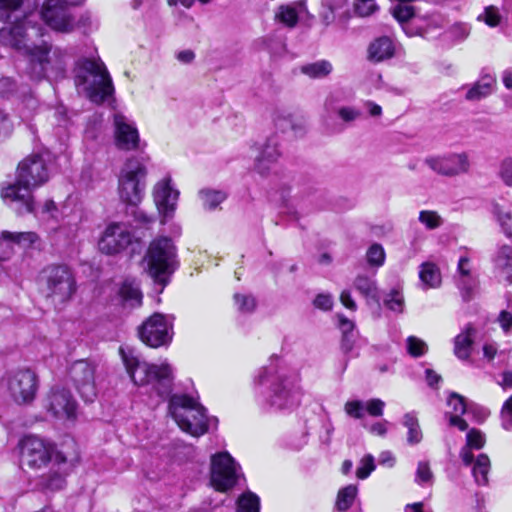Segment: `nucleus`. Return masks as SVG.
<instances>
[{"label": "nucleus", "mask_w": 512, "mask_h": 512, "mask_svg": "<svg viewBox=\"0 0 512 512\" xmlns=\"http://www.w3.org/2000/svg\"><path fill=\"white\" fill-rule=\"evenodd\" d=\"M43 35L44 28L40 25H32L28 16L0 29V43L25 55L27 60L25 73L32 80H56L63 77L65 73L68 54L66 50L53 47L46 42L37 45L35 40Z\"/></svg>", "instance_id": "obj_1"}, {"label": "nucleus", "mask_w": 512, "mask_h": 512, "mask_svg": "<svg viewBox=\"0 0 512 512\" xmlns=\"http://www.w3.org/2000/svg\"><path fill=\"white\" fill-rule=\"evenodd\" d=\"M253 392L258 405L267 412L292 411L302 399L296 373L273 365L259 368L253 377Z\"/></svg>", "instance_id": "obj_2"}, {"label": "nucleus", "mask_w": 512, "mask_h": 512, "mask_svg": "<svg viewBox=\"0 0 512 512\" xmlns=\"http://www.w3.org/2000/svg\"><path fill=\"white\" fill-rule=\"evenodd\" d=\"M50 175L51 168L44 155H29L18 164L15 182L2 188L1 197L17 213L34 212L33 191L45 184Z\"/></svg>", "instance_id": "obj_3"}, {"label": "nucleus", "mask_w": 512, "mask_h": 512, "mask_svg": "<svg viewBox=\"0 0 512 512\" xmlns=\"http://www.w3.org/2000/svg\"><path fill=\"white\" fill-rule=\"evenodd\" d=\"M120 355L126 372L136 386H151L161 399L170 396L173 389V368L167 362L151 364L145 361L133 349L121 347Z\"/></svg>", "instance_id": "obj_4"}, {"label": "nucleus", "mask_w": 512, "mask_h": 512, "mask_svg": "<svg viewBox=\"0 0 512 512\" xmlns=\"http://www.w3.org/2000/svg\"><path fill=\"white\" fill-rule=\"evenodd\" d=\"M75 85L93 103H103L114 92L104 63L98 59L81 58L75 64Z\"/></svg>", "instance_id": "obj_5"}, {"label": "nucleus", "mask_w": 512, "mask_h": 512, "mask_svg": "<svg viewBox=\"0 0 512 512\" xmlns=\"http://www.w3.org/2000/svg\"><path fill=\"white\" fill-rule=\"evenodd\" d=\"M168 411L183 432L199 437L208 431L206 409L197 399L186 394H173L169 397Z\"/></svg>", "instance_id": "obj_6"}, {"label": "nucleus", "mask_w": 512, "mask_h": 512, "mask_svg": "<svg viewBox=\"0 0 512 512\" xmlns=\"http://www.w3.org/2000/svg\"><path fill=\"white\" fill-rule=\"evenodd\" d=\"M144 263L148 274L157 283L165 285L178 265L176 247L172 240L168 237L154 239L147 249Z\"/></svg>", "instance_id": "obj_7"}, {"label": "nucleus", "mask_w": 512, "mask_h": 512, "mask_svg": "<svg viewBox=\"0 0 512 512\" xmlns=\"http://www.w3.org/2000/svg\"><path fill=\"white\" fill-rule=\"evenodd\" d=\"M147 173L142 158L131 157L126 160L118 177V192L123 202L130 205L141 202L146 188Z\"/></svg>", "instance_id": "obj_8"}, {"label": "nucleus", "mask_w": 512, "mask_h": 512, "mask_svg": "<svg viewBox=\"0 0 512 512\" xmlns=\"http://www.w3.org/2000/svg\"><path fill=\"white\" fill-rule=\"evenodd\" d=\"M20 465L22 469L38 471L46 467L55 454V460L61 464L71 462L63 452L55 453L54 446L44 439L28 435L19 442Z\"/></svg>", "instance_id": "obj_9"}, {"label": "nucleus", "mask_w": 512, "mask_h": 512, "mask_svg": "<svg viewBox=\"0 0 512 512\" xmlns=\"http://www.w3.org/2000/svg\"><path fill=\"white\" fill-rule=\"evenodd\" d=\"M5 387L10 399L17 405L31 404L39 389V376L29 367H21L7 372Z\"/></svg>", "instance_id": "obj_10"}, {"label": "nucleus", "mask_w": 512, "mask_h": 512, "mask_svg": "<svg viewBox=\"0 0 512 512\" xmlns=\"http://www.w3.org/2000/svg\"><path fill=\"white\" fill-rule=\"evenodd\" d=\"M173 316L154 313L138 328L140 340L151 348L168 346L174 335Z\"/></svg>", "instance_id": "obj_11"}, {"label": "nucleus", "mask_w": 512, "mask_h": 512, "mask_svg": "<svg viewBox=\"0 0 512 512\" xmlns=\"http://www.w3.org/2000/svg\"><path fill=\"white\" fill-rule=\"evenodd\" d=\"M47 296L54 302L64 303L76 292V280L65 265L50 266L43 271Z\"/></svg>", "instance_id": "obj_12"}, {"label": "nucleus", "mask_w": 512, "mask_h": 512, "mask_svg": "<svg viewBox=\"0 0 512 512\" xmlns=\"http://www.w3.org/2000/svg\"><path fill=\"white\" fill-rule=\"evenodd\" d=\"M240 467L228 452H219L211 456L210 480L212 486L220 492L230 490L239 477Z\"/></svg>", "instance_id": "obj_13"}, {"label": "nucleus", "mask_w": 512, "mask_h": 512, "mask_svg": "<svg viewBox=\"0 0 512 512\" xmlns=\"http://www.w3.org/2000/svg\"><path fill=\"white\" fill-rule=\"evenodd\" d=\"M45 410L59 420L74 421L77 417V402L69 390L54 386L43 400Z\"/></svg>", "instance_id": "obj_14"}, {"label": "nucleus", "mask_w": 512, "mask_h": 512, "mask_svg": "<svg viewBox=\"0 0 512 512\" xmlns=\"http://www.w3.org/2000/svg\"><path fill=\"white\" fill-rule=\"evenodd\" d=\"M72 6L65 0H45L40 10L41 19L51 29L69 33L75 27L74 17L70 12Z\"/></svg>", "instance_id": "obj_15"}, {"label": "nucleus", "mask_w": 512, "mask_h": 512, "mask_svg": "<svg viewBox=\"0 0 512 512\" xmlns=\"http://www.w3.org/2000/svg\"><path fill=\"white\" fill-rule=\"evenodd\" d=\"M96 366L87 360H78L68 370L70 382L85 401L92 402L97 396L95 383Z\"/></svg>", "instance_id": "obj_16"}, {"label": "nucleus", "mask_w": 512, "mask_h": 512, "mask_svg": "<svg viewBox=\"0 0 512 512\" xmlns=\"http://www.w3.org/2000/svg\"><path fill=\"white\" fill-rule=\"evenodd\" d=\"M425 164L435 173L448 177L467 174L471 167L469 155L466 152L427 157Z\"/></svg>", "instance_id": "obj_17"}, {"label": "nucleus", "mask_w": 512, "mask_h": 512, "mask_svg": "<svg viewBox=\"0 0 512 512\" xmlns=\"http://www.w3.org/2000/svg\"><path fill=\"white\" fill-rule=\"evenodd\" d=\"M133 235L123 223L109 224L99 242V250L107 255H116L124 251L132 243Z\"/></svg>", "instance_id": "obj_18"}, {"label": "nucleus", "mask_w": 512, "mask_h": 512, "mask_svg": "<svg viewBox=\"0 0 512 512\" xmlns=\"http://www.w3.org/2000/svg\"><path fill=\"white\" fill-rule=\"evenodd\" d=\"M152 196L157 210L162 216L161 222L165 223L173 216L179 197V191L173 187L170 176H165L155 183Z\"/></svg>", "instance_id": "obj_19"}, {"label": "nucleus", "mask_w": 512, "mask_h": 512, "mask_svg": "<svg viewBox=\"0 0 512 512\" xmlns=\"http://www.w3.org/2000/svg\"><path fill=\"white\" fill-rule=\"evenodd\" d=\"M281 156L279 141L276 136L268 137L258 147V155L255 157L254 171L262 177L268 176L274 171Z\"/></svg>", "instance_id": "obj_20"}, {"label": "nucleus", "mask_w": 512, "mask_h": 512, "mask_svg": "<svg viewBox=\"0 0 512 512\" xmlns=\"http://www.w3.org/2000/svg\"><path fill=\"white\" fill-rule=\"evenodd\" d=\"M115 144L118 149L136 150L140 144L138 129L135 124L122 114L114 115Z\"/></svg>", "instance_id": "obj_21"}, {"label": "nucleus", "mask_w": 512, "mask_h": 512, "mask_svg": "<svg viewBox=\"0 0 512 512\" xmlns=\"http://www.w3.org/2000/svg\"><path fill=\"white\" fill-rule=\"evenodd\" d=\"M309 12L304 0L279 5L274 11L276 23L287 28H294L300 20L305 19Z\"/></svg>", "instance_id": "obj_22"}, {"label": "nucleus", "mask_w": 512, "mask_h": 512, "mask_svg": "<svg viewBox=\"0 0 512 512\" xmlns=\"http://www.w3.org/2000/svg\"><path fill=\"white\" fill-rule=\"evenodd\" d=\"M458 280L457 285L461 291L462 298L465 301L470 300L477 289V279L472 275L471 261L467 256H461L458 261Z\"/></svg>", "instance_id": "obj_23"}, {"label": "nucleus", "mask_w": 512, "mask_h": 512, "mask_svg": "<svg viewBox=\"0 0 512 512\" xmlns=\"http://www.w3.org/2000/svg\"><path fill=\"white\" fill-rule=\"evenodd\" d=\"M496 77L491 73H483L480 78L471 85L465 87V99L477 102L490 96L496 88Z\"/></svg>", "instance_id": "obj_24"}, {"label": "nucleus", "mask_w": 512, "mask_h": 512, "mask_svg": "<svg viewBox=\"0 0 512 512\" xmlns=\"http://www.w3.org/2000/svg\"><path fill=\"white\" fill-rule=\"evenodd\" d=\"M494 273L500 282L512 283V247L500 246L494 257Z\"/></svg>", "instance_id": "obj_25"}, {"label": "nucleus", "mask_w": 512, "mask_h": 512, "mask_svg": "<svg viewBox=\"0 0 512 512\" xmlns=\"http://www.w3.org/2000/svg\"><path fill=\"white\" fill-rule=\"evenodd\" d=\"M447 405L449 410L446 412V416L449 418L450 425L461 431L467 430L468 424L461 417L468 409L465 399L457 393H451Z\"/></svg>", "instance_id": "obj_26"}, {"label": "nucleus", "mask_w": 512, "mask_h": 512, "mask_svg": "<svg viewBox=\"0 0 512 512\" xmlns=\"http://www.w3.org/2000/svg\"><path fill=\"white\" fill-rule=\"evenodd\" d=\"M392 14L401 24L406 35L412 37L422 33V29L415 24L416 19L413 6L398 4L393 8Z\"/></svg>", "instance_id": "obj_27"}, {"label": "nucleus", "mask_w": 512, "mask_h": 512, "mask_svg": "<svg viewBox=\"0 0 512 512\" xmlns=\"http://www.w3.org/2000/svg\"><path fill=\"white\" fill-rule=\"evenodd\" d=\"M395 54V45L391 38L382 36L375 39L368 47V58L373 62H382Z\"/></svg>", "instance_id": "obj_28"}, {"label": "nucleus", "mask_w": 512, "mask_h": 512, "mask_svg": "<svg viewBox=\"0 0 512 512\" xmlns=\"http://www.w3.org/2000/svg\"><path fill=\"white\" fill-rule=\"evenodd\" d=\"M485 444V436L484 434L477 430L471 429L466 435V446H464L460 451V458L463 463L469 466L473 460L472 449H481Z\"/></svg>", "instance_id": "obj_29"}, {"label": "nucleus", "mask_w": 512, "mask_h": 512, "mask_svg": "<svg viewBox=\"0 0 512 512\" xmlns=\"http://www.w3.org/2000/svg\"><path fill=\"white\" fill-rule=\"evenodd\" d=\"M473 333V328L468 326L465 331L455 337L454 354L458 359L467 360L470 357L473 344Z\"/></svg>", "instance_id": "obj_30"}, {"label": "nucleus", "mask_w": 512, "mask_h": 512, "mask_svg": "<svg viewBox=\"0 0 512 512\" xmlns=\"http://www.w3.org/2000/svg\"><path fill=\"white\" fill-rule=\"evenodd\" d=\"M119 296L125 306L135 308L142 304L143 296L135 282L124 281L119 289Z\"/></svg>", "instance_id": "obj_31"}, {"label": "nucleus", "mask_w": 512, "mask_h": 512, "mask_svg": "<svg viewBox=\"0 0 512 512\" xmlns=\"http://www.w3.org/2000/svg\"><path fill=\"white\" fill-rule=\"evenodd\" d=\"M472 475L478 485H486L488 483V473L490 471L491 463L486 454H479L472 463Z\"/></svg>", "instance_id": "obj_32"}, {"label": "nucleus", "mask_w": 512, "mask_h": 512, "mask_svg": "<svg viewBox=\"0 0 512 512\" xmlns=\"http://www.w3.org/2000/svg\"><path fill=\"white\" fill-rule=\"evenodd\" d=\"M354 288L366 299L379 302L378 288L371 277L358 275L354 280Z\"/></svg>", "instance_id": "obj_33"}, {"label": "nucleus", "mask_w": 512, "mask_h": 512, "mask_svg": "<svg viewBox=\"0 0 512 512\" xmlns=\"http://www.w3.org/2000/svg\"><path fill=\"white\" fill-rule=\"evenodd\" d=\"M300 70L310 78L320 79L328 76L333 71V65L328 60H319L301 66Z\"/></svg>", "instance_id": "obj_34"}, {"label": "nucleus", "mask_w": 512, "mask_h": 512, "mask_svg": "<svg viewBox=\"0 0 512 512\" xmlns=\"http://www.w3.org/2000/svg\"><path fill=\"white\" fill-rule=\"evenodd\" d=\"M419 278L426 288H436L441 284L440 271L432 263H423L420 266Z\"/></svg>", "instance_id": "obj_35"}, {"label": "nucleus", "mask_w": 512, "mask_h": 512, "mask_svg": "<svg viewBox=\"0 0 512 512\" xmlns=\"http://www.w3.org/2000/svg\"><path fill=\"white\" fill-rule=\"evenodd\" d=\"M358 493L357 485L350 484L342 488L337 495L336 506L339 511H347L353 504Z\"/></svg>", "instance_id": "obj_36"}, {"label": "nucleus", "mask_w": 512, "mask_h": 512, "mask_svg": "<svg viewBox=\"0 0 512 512\" xmlns=\"http://www.w3.org/2000/svg\"><path fill=\"white\" fill-rule=\"evenodd\" d=\"M403 425L408 429V443H419L422 439V432L416 415L414 413H406L403 418Z\"/></svg>", "instance_id": "obj_37"}, {"label": "nucleus", "mask_w": 512, "mask_h": 512, "mask_svg": "<svg viewBox=\"0 0 512 512\" xmlns=\"http://www.w3.org/2000/svg\"><path fill=\"white\" fill-rule=\"evenodd\" d=\"M4 237L10 239L12 244H17L22 247H30L39 240V236L32 231L28 232H9L3 231Z\"/></svg>", "instance_id": "obj_38"}, {"label": "nucleus", "mask_w": 512, "mask_h": 512, "mask_svg": "<svg viewBox=\"0 0 512 512\" xmlns=\"http://www.w3.org/2000/svg\"><path fill=\"white\" fill-rule=\"evenodd\" d=\"M199 196L204 208L208 210L215 209L226 199V194L224 192L211 189H202L199 192Z\"/></svg>", "instance_id": "obj_39"}, {"label": "nucleus", "mask_w": 512, "mask_h": 512, "mask_svg": "<svg viewBox=\"0 0 512 512\" xmlns=\"http://www.w3.org/2000/svg\"><path fill=\"white\" fill-rule=\"evenodd\" d=\"M260 499L259 497L248 491L242 494L237 501L238 512H259Z\"/></svg>", "instance_id": "obj_40"}, {"label": "nucleus", "mask_w": 512, "mask_h": 512, "mask_svg": "<svg viewBox=\"0 0 512 512\" xmlns=\"http://www.w3.org/2000/svg\"><path fill=\"white\" fill-rule=\"evenodd\" d=\"M418 220L428 230L437 229L444 223L443 218L434 210H421L419 212Z\"/></svg>", "instance_id": "obj_41"}, {"label": "nucleus", "mask_w": 512, "mask_h": 512, "mask_svg": "<svg viewBox=\"0 0 512 512\" xmlns=\"http://www.w3.org/2000/svg\"><path fill=\"white\" fill-rule=\"evenodd\" d=\"M385 251L381 244H372L366 252V261L369 266L379 268L385 262Z\"/></svg>", "instance_id": "obj_42"}, {"label": "nucleus", "mask_w": 512, "mask_h": 512, "mask_svg": "<svg viewBox=\"0 0 512 512\" xmlns=\"http://www.w3.org/2000/svg\"><path fill=\"white\" fill-rule=\"evenodd\" d=\"M339 327L343 333V341H342V347L346 352H349L352 350L353 343H352V331L354 330V323L344 317L343 315H339Z\"/></svg>", "instance_id": "obj_43"}, {"label": "nucleus", "mask_w": 512, "mask_h": 512, "mask_svg": "<svg viewBox=\"0 0 512 512\" xmlns=\"http://www.w3.org/2000/svg\"><path fill=\"white\" fill-rule=\"evenodd\" d=\"M406 349L410 356L418 358L427 353L428 345L424 340L416 336H409L406 339Z\"/></svg>", "instance_id": "obj_44"}, {"label": "nucleus", "mask_w": 512, "mask_h": 512, "mask_svg": "<svg viewBox=\"0 0 512 512\" xmlns=\"http://www.w3.org/2000/svg\"><path fill=\"white\" fill-rule=\"evenodd\" d=\"M24 213L25 212H22L21 214ZM32 213L43 221L57 220L59 217V210L52 200H46L40 210L36 211L34 208V212Z\"/></svg>", "instance_id": "obj_45"}, {"label": "nucleus", "mask_w": 512, "mask_h": 512, "mask_svg": "<svg viewBox=\"0 0 512 512\" xmlns=\"http://www.w3.org/2000/svg\"><path fill=\"white\" fill-rule=\"evenodd\" d=\"M235 305L237 309L243 313H251L256 308V299L250 294H235Z\"/></svg>", "instance_id": "obj_46"}, {"label": "nucleus", "mask_w": 512, "mask_h": 512, "mask_svg": "<svg viewBox=\"0 0 512 512\" xmlns=\"http://www.w3.org/2000/svg\"><path fill=\"white\" fill-rule=\"evenodd\" d=\"M375 460L371 454L365 455L359 462L356 469V476L358 479H366L375 470Z\"/></svg>", "instance_id": "obj_47"}, {"label": "nucleus", "mask_w": 512, "mask_h": 512, "mask_svg": "<svg viewBox=\"0 0 512 512\" xmlns=\"http://www.w3.org/2000/svg\"><path fill=\"white\" fill-rule=\"evenodd\" d=\"M493 213L496 215L497 220L502 227L503 232L507 237H512V216L509 212H504L498 205L493 208Z\"/></svg>", "instance_id": "obj_48"}, {"label": "nucleus", "mask_w": 512, "mask_h": 512, "mask_svg": "<svg viewBox=\"0 0 512 512\" xmlns=\"http://www.w3.org/2000/svg\"><path fill=\"white\" fill-rule=\"evenodd\" d=\"M338 117L344 123H352L359 120L362 117V112L355 106H341L337 109Z\"/></svg>", "instance_id": "obj_49"}, {"label": "nucleus", "mask_w": 512, "mask_h": 512, "mask_svg": "<svg viewBox=\"0 0 512 512\" xmlns=\"http://www.w3.org/2000/svg\"><path fill=\"white\" fill-rule=\"evenodd\" d=\"M433 478H434V476L430 469L429 463L426 461L419 462L418 466H417V470H416L415 481L419 485L432 484Z\"/></svg>", "instance_id": "obj_50"}, {"label": "nucleus", "mask_w": 512, "mask_h": 512, "mask_svg": "<svg viewBox=\"0 0 512 512\" xmlns=\"http://www.w3.org/2000/svg\"><path fill=\"white\" fill-rule=\"evenodd\" d=\"M23 0H0V20H8L11 14L17 12Z\"/></svg>", "instance_id": "obj_51"}, {"label": "nucleus", "mask_w": 512, "mask_h": 512, "mask_svg": "<svg viewBox=\"0 0 512 512\" xmlns=\"http://www.w3.org/2000/svg\"><path fill=\"white\" fill-rule=\"evenodd\" d=\"M354 9L360 17H368L377 11L378 6L375 0H355Z\"/></svg>", "instance_id": "obj_52"}, {"label": "nucleus", "mask_w": 512, "mask_h": 512, "mask_svg": "<svg viewBox=\"0 0 512 512\" xmlns=\"http://www.w3.org/2000/svg\"><path fill=\"white\" fill-rule=\"evenodd\" d=\"M498 176L507 186H512V156L505 157L499 164Z\"/></svg>", "instance_id": "obj_53"}, {"label": "nucleus", "mask_w": 512, "mask_h": 512, "mask_svg": "<svg viewBox=\"0 0 512 512\" xmlns=\"http://www.w3.org/2000/svg\"><path fill=\"white\" fill-rule=\"evenodd\" d=\"M385 306L394 312H402L404 299L400 292L391 291L384 300Z\"/></svg>", "instance_id": "obj_54"}, {"label": "nucleus", "mask_w": 512, "mask_h": 512, "mask_svg": "<svg viewBox=\"0 0 512 512\" xmlns=\"http://www.w3.org/2000/svg\"><path fill=\"white\" fill-rule=\"evenodd\" d=\"M274 124L276 128L285 132L288 129H294V123L290 114H286L283 112H277L273 118Z\"/></svg>", "instance_id": "obj_55"}, {"label": "nucleus", "mask_w": 512, "mask_h": 512, "mask_svg": "<svg viewBox=\"0 0 512 512\" xmlns=\"http://www.w3.org/2000/svg\"><path fill=\"white\" fill-rule=\"evenodd\" d=\"M385 402L378 398H373L364 403V409L367 413L374 417L383 415Z\"/></svg>", "instance_id": "obj_56"}, {"label": "nucleus", "mask_w": 512, "mask_h": 512, "mask_svg": "<svg viewBox=\"0 0 512 512\" xmlns=\"http://www.w3.org/2000/svg\"><path fill=\"white\" fill-rule=\"evenodd\" d=\"M344 410L350 417L360 419L364 415V403L359 400L348 401L345 403Z\"/></svg>", "instance_id": "obj_57"}, {"label": "nucleus", "mask_w": 512, "mask_h": 512, "mask_svg": "<svg viewBox=\"0 0 512 512\" xmlns=\"http://www.w3.org/2000/svg\"><path fill=\"white\" fill-rule=\"evenodd\" d=\"M478 18L483 19L490 27H496L500 23L501 16L497 8L490 6Z\"/></svg>", "instance_id": "obj_58"}, {"label": "nucleus", "mask_w": 512, "mask_h": 512, "mask_svg": "<svg viewBox=\"0 0 512 512\" xmlns=\"http://www.w3.org/2000/svg\"><path fill=\"white\" fill-rule=\"evenodd\" d=\"M502 426L505 430L512 429V396L504 403L501 411Z\"/></svg>", "instance_id": "obj_59"}, {"label": "nucleus", "mask_w": 512, "mask_h": 512, "mask_svg": "<svg viewBox=\"0 0 512 512\" xmlns=\"http://www.w3.org/2000/svg\"><path fill=\"white\" fill-rule=\"evenodd\" d=\"M13 255V247L10 239L0 235V262L8 260Z\"/></svg>", "instance_id": "obj_60"}, {"label": "nucleus", "mask_w": 512, "mask_h": 512, "mask_svg": "<svg viewBox=\"0 0 512 512\" xmlns=\"http://www.w3.org/2000/svg\"><path fill=\"white\" fill-rule=\"evenodd\" d=\"M314 306L324 311H328L333 306V298L331 294L321 293L314 299Z\"/></svg>", "instance_id": "obj_61"}, {"label": "nucleus", "mask_w": 512, "mask_h": 512, "mask_svg": "<svg viewBox=\"0 0 512 512\" xmlns=\"http://www.w3.org/2000/svg\"><path fill=\"white\" fill-rule=\"evenodd\" d=\"M13 130V121L10 116L0 110V136H7Z\"/></svg>", "instance_id": "obj_62"}, {"label": "nucleus", "mask_w": 512, "mask_h": 512, "mask_svg": "<svg viewBox=\"0 0 512 512\" xmlns=\"http://www.w3.org/2000/svg\"><path fill=\"white\" fill-rule=\"evenodd\" d=\"M175 57L182 64H191L195 59V53L191 49H185L176 52Z\"/></svg>", "instance_id": "obj_63"}, {"label": "nucleus", "mask_w": 512, "mask_h": 512, "mask_svg": "<svg viewBox=\"0 0 512 512\" xmlns=\"http://www.w3.org/2000/svg\"><path fill=\"white\" fill-rule=\"evenodd\" d=\"M498 320L503 331L508 333L512 328V314L507 311H502Z\"/></svg>", "instance_id": "obj_64"}]
</instances>
